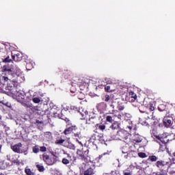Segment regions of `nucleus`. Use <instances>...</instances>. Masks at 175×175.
Returning a JSON list of instances; mask_svg holds the SVG:
<instances>
[{
    "label": "nucleus",
    "mask_w": 175,
    "mask_h": 175,
    "mask_svg": "<svg viewBox=\"0 0 175 175\" xmlns=\"http://www.w3.org/2000/svg\"><path fill=\"white\" fill-rule=\"evenodd\" d=\"M85 152H87V151H85L84 152H81L80 150L77 151V154L80 157L81 159H85Z\"/></svg>",
    "instance_id": "obj_14"
},
{
    "label": "nucleus",
    "mask_w": 175,
    "mask_h": 175,
    "mask_svg": "<svg viewBox=\"0 0 175 175\" xmlns=\"http://www.w3.org/2000/svg\"><path fill=\"white\" fill-rule=\"evenodd\" d=\"M94 174V170L92 168H89L84 172V175H92Z\"/></svg>",
    "instance_id": "obj_16"
},
{
    "label": "nucleus",
    "mask_w": 175,
    "mask_h": 175,
    "mask_svg": "<svg viewBox=\"0 0 175 175\" xmlns=\"http://www.w3.org/2000/svg\"><path fill=\"white\" fill-rule=\"evenodd\" d=\"M31 110H33V111H34V112L38 111L39 110V107H33L31 108Z\"/></svg>",
    "instance_id": "obj_38"
},
{
    "label": "nucleus",
    "mask_w": 175,
    "mask_h": 175,
    "mask_svg": "<svg viewBox=\"0 0 175 175\" xmlns=\"http://www.w3.org/2000/svg\"><path fill=\"white\" fill-rule=\"evenodd\" d=\"M32 100L34 103H40L42 102V98L40 97H33Z\"/></svg>",
    "instance_id": "obj_18"
},
{
    "label": "nucleus",
    "mask_w": 175,
    "mask_h": 175,
    "mask_svg": "<svg viewBox=\"0 0 175 175\" xmlns=\"http://www.w3.org/2000/svg\"><path fill=\"white\" fill-rule=\"evenodd\" d=\"M12 59L16 62H18L23 59V55L20 53H16V55H12Z\"/></svg>",
    "instance_id": "obj_12"
},
{
    "label": "nucleus",
    "mask_w": 175,
    "mask_h": 175,
    "mask_svg": "<svg viewBox=\"0 0 175 175\" xmlns=\"http://www.w3.org/2000/svg\"><path fill=\"white\" fill-rule=\"evenodd\" d=\"M169 155L171 157L170 161L175 163V152L173 153H169Z\"/></svg>",
    "instance_id": "obj_21"
},
{
    "label": "nucleus",
    "mask_w": 175,
    "mask_h": 175,
    "mask_svg": "<svg viewBox=\"0 0 175 175\" xmlns=\"http://www.w3.org/2000/svg\"><path fill=\"white\" fill-rule=\"evenodd\" d=\"M67 148H69L70 150H76V146L72 143H68Z\"/></svg>",
    "instance_id": "obj_20"
},
{
    "label": "nucleus",
    "mask_w": 175,
    "mask_h": 175,
    "mask_svg": "<svg viewBox=\"0 0 175 175\" xmlns=\"http://www.w3.org/2000/svg\"><path fill=\"white\" fill-rule=\"evenodd\" d=\"M23 106H27V104H23Z\"/></svg>",
    "instance_id": "obj_58"
},
{
    "label": "nucleus",
    "mask_w": 175,
    "mask_h": 175,
    "mask_svg": "<svg viewBox=\"0 0 175 175\" xmlns=\"http://www.w3.org/2000/svg\"><path fill=\"white\" fill-rule=\"evenodd\" d=\"M166 165H167V162L163 161H158L156 163V166H157L159 169H163L164 166H166Z\"/></svg>",
    "instance_id": "obj_11"
},
{
    "label": "nucleus",
    "mask_w": 175,
    "mask_h": 175,
    "mask_svg": "<svg viewBox=\"0 0 175 175\" xmlns=\"http://www.w3.org/2000/svg\"><path fill=\"white\" fill-rule=\"evenodd\" d=\"M5 75H8V77H4L5 81L8 80H11L13 83H23L25 81V77L24 72L18 68L17 66H13L12 68H3Z\"/></svg>",
    "instance_id": "obj_1"
},
{
    "label": "nucleus",
    "mask_w": 175,
    "mask_h": 175,
    "mask_svg": "<svg viewBox=\"0 0 175 175\" xmlns=\"http://www.w3.org/2000/svg\"><path fill=\"white\" fill-rule=\"evenodd\" d=\"M70 131H72V129L68 128L64 131V135H69L70 133Z\"/></svg>",
    "instance_id": "obj_33"
},
{
    "label": "nucleus",
    "mask_w": 175,
    "mask_h": 175,
    "mask_svg": "<svg viewBox=\"0 0 175 175\" xmlns=\"http://www.w3.org/2000/svg\"><path fill=\"white\" fill-rule=\"evenodd\" d=\"M122 154H126V155H124V158H126V159H128V157L131 154L129 145L128 144H126L122 148Z\"/></svg>",
    "instance_id": "obj_6"
},
{
    "label": "nucleus",
    "mask_w": 175,
    "mask_h": 175,
    "mask_svg": "<svg viewBox=\"0 0 175 175\" xmlns=\"http://www.w3.org/2000/svg\"><path fill=\"white\" fill-rule=\"evenodd\" d=\"M156 175H166L165 174H156Z\"/></svg>",
    "instance_id": "obj_51"
},
{
    "label": "nucleus",
    "mask_w": 175,
    "mask_h": 175,
    "mask_svg": "<svg viewBox=\"0 0 175 175\" xmlns=\"http://www.w3.org/2000/svg\"><path fill=\"white\" fill-rule=\"evenodd\" d=\"M128 122L129 125L126 126V131H128V129H129V131H132V129L133 128V126L132 125V121L129 120Z\"/></svg>",
    "instance_id": "obj_22"
},
{
    "label": "nucleus",
    "mask_w": 175,
    "mask_h": 175,
    "mask_svg": "<svg viewBox=\"0 0 175 175\" xmlns=\"http://www.w3.org/2000/svg\"><path fill=\"white\" fill-rule=\"evenodd\" d=\"M40 150H39V147L38 146H34L33 148V152H34V154H38V152H39Z\"/></svg>",
    "instance_id": "obj_26"
},
{
    "label": "nucleus",
    "mask_w": 175,
    "mask_h": 175,
    "mask_svg": "<svg viewBox=\"0 0 175 175\" xmlns=\"http://www.w3.org/2000/svg\"><path fill=\"white\" fill-rule=\"evenodd\" d=\"M118 126H119V125H118V122H113L111 125V126H110V128H111V129H118Z\"/></svg>",
    "instance_id": "obj_19"
},
{
    "label": "nucleus",
    "mask_w": 175,
    "mask_h": 175,
    "mask_svg": "<svg viewBox=\"0 0 175 175\" xmlns=\"http://www.w3.org/2000/svg\"><path fill=\"white\" fill-rule=\"evenodd\" d=\"M44 136L46 137V139H49V140H51V139H53V134H51V132H45Z\"/></svg>",
    "instance_id": "obj_17"
},
{
    "label": "nucleus",
    "mask_w": 175,
    "mask_h": 175,
    "mask_svg": "<svg viewBox=\"0 0 175 175\" xmlns=\"http://www.w3.org/2000/svg\"><path fill=\"white\" fill-rule=\"evenodd\" d=\"M36 167L38 169L39 172H44V167L43 165L37 164Z\"/></svg>",
    "instance_id": "obj_23"
},
{
    "label": "nucleus",
    "mask_w": 175,
    "mask_h": 175,
    "mask_svg": "<svg viewBox=\"0 0 175 175\" xmlns=\"http://www.w3.org/2000/svg\"><path fill=\"white\" fill-rule=\"evenodd\" d=\"M81 133L78 132L75 134V137H80Z\"/></svg>",
    "instance_id": "obj_41"
},
{
    "label": "nucleus",
    "mask_w": 175,
    "mask_h": 175,
    "mask_svg": "<svg viewBox=\"0 0 175 175\" xmlns=\"http://www.w3.org/2000/svg\"><path fill=\"white\" fill-rule=\"evenodd\" d=\"M40 151H41L42 152H46L47 151V148H46L45 146H41L40 148Z\"/></svg>",
    "instance_id": "obj_29"
},
{
    "label": "nucleus",
    "mask_w": 175,
    "mask_h": 175,
    "mask_svg": "<svg viewBox=\"0 0 175 175\" xmlns=\"http://www.w3.org/2000/svg\"><path fill=\"white\" fill-rule=\"evenodd\" d=\"M100 105H105V106H107V105H106V104H105V103H101Z\"/></svg>",
    "instance_id": "obj_48"
},
{
    "label": "nucleus",
    "mask_w": 175,
    "mask_h": 175,
    "mask_svg": "<svg viewBox=\"0 0 175 175\" xmlns=\"http://www.w3.org/2000/svg\"><path fill=\"white\" fill-rule=\"evenodd\" d=\"M149 159L152 162H156V161H158V157H157V156H150L149 157Z\"/></svg>",
    "instance_id": "obj_24"
},
{
    "label": "nucleus",
    "mask_w": 175,
    "mask_h": 175,
    "mask_svg": "<svg viewBox=\"0 0 175 175\" xmlns=\"http://www.w3.org/2000/svg\"><path fill=\"white\" fill-rule=\"evenodd\" d=\"M10 158H11L10 154H8V155H7V159H8V161H10Z\"/></svg>",
    "instance_id": "obj_43"
},
{
    "label": "nucleus",
    "mask_w": 175,
    "mask_h": 175,
    "mask_svg": "<svg viewBox=\"0 0 175 175\" xmlns=\"http://www.w3.org/2000/svg\"><path fill=\"white\" fill-rule=\"evenodd\" d=\"M25 173L27 175H33V173L32 172V171H31V169H26Z\"/></svg>",
    "instance_id": "obj_27"
},
{
    "label": "nucleus",
    "mask_w": 175,
    "mask_h": 175,
    "mask_svg": "<svg viewBox=\"0 0 175 175\" xmlns=\"http://www.w3.org/2000/svg\"><path fill=\"white\" fill-rule=\"evenodd\" d=\"M62 163H64V165H68L69 160H68L67 159L64 158L62 159Z\"/></svg>",
    "instance_id": "obj_31"
},
{
    "label": "nucleus",
    "mask_w": 175,
    "mask_h": 175,
    "mask_svg": "<svg viewBox=\"0 0 175 175\" xmlns=\"http://www.w3.org/2000/svg\"><path fill=\"white\" fill-rule=\"evenodd\" d=\"M151 111H154V107H150Z\"/></svg>",
    "instance_id": "obj_47"
},
{
    "label": "nucleus",
    "mask_w": 175,
    "mask_h": 175,
    "mask_svg": "<svg viewBox=\"0 0 175 175\" xmlns=\"http://www.w3.org/2000/svg\"><path fill=\"white\" fill-rule=\"evenodd\" d=\"M72 94H75V91L70 90Z\"/></svg>",
    "instance_id": "obj_54"
},
{
    "label": "nucleus",
    "mask_w": 175,
    "mask_h": 175,
    "mask_svg": "<svg viewBox=\"0 0 175 175\" xmlns=\"http://www.w3.org/2000/svg\"><path fill=\"white\" fill-rule=\"evenodd\" d=\"M110 107H111V109H112L113 110H114V105H110Z\"/></svg>",
    "instance_id": "obj_45"
},
{
    "label": "nucleus",
    "mask_w": 175,
    "mask_h": 175,
    "mask_svg": "<svg viewBox=\"0 0 175 175\" xmlns=\"http://www.w3.org/2000/svg\"><path fill=\"white\" fill-rule=\"evenodd\" d=\"M79 144H81V147H83V143H81V142H79Z\"/></svg>",
    "instance_id": "obj_52"
},
{
    "label": "nucleus",
    "mask_w": 175,
    "mask_h": 175,
    "mask_svg": "<svg viewBox=\"0 0 175 175\" xmlns=\"http://www.w3.org/2000/svg\"><path fill=\"white\" fill-rule=\"evenodd\" d=\"M138 156L139 157V158H146V153L139 152L138 153Z\"/></svg>",
    "instance_id": "obj_34"
},
{
    "label": "nucleus",
    "mask_w": 175,
    "mask_h": 175,
    "mask_svg": "<svg viewBox=\"0 0 175 175\" xmlns=\"http://www.w3.org/2000/svg\"><path fill=\"white\" fill-rule=\"evenodd\" d=\"M124 175H132V172H128V170L123 171Z\"/></svg>",
    "instance_id": "obj_36"
},
{
    "label": "nucleus",
    "mask_w": 175,
    "mask_h": 175,
    "mask_svg": "<svg viewBox=\"0 0 175 175\" xmlns=\"http://www.w3.org/2000/svg\"><path fill=\"white\" fill-rule=\"evenodd\" d=\"M65 142V139H62V137H57L56 141L55 142V144H64Z\"/></svg>",
    "instance_id": "obj_15"
},
{
    "label": "nucleus",
    "mask_w": 175,
    "mask_h": 175,
    "mask_svg": "<svg viewBox=\"0 0 175 175\" xmlns=\"http://www.w3.org/2000/svg\"><path fill=\"white\" fill-rule=\"evenodd\" d=\"M109 100H110V96H109V95H105V102H109Z\"/></svg>",
    "instance_id": "obj_37"
},
{
    "label": "nucleus",
    "mask_w": 175,
    "mask_h": 175,
    "mask_svg": "<svg viewBox=\"0 0 175 175\" xmlns=\"http://www.w3.org/2000/svg\"><path fill=\"white\" fill-rule=\"evenodd\" d=\"M103 155H109V152H105V153H103V154H100V155L99 156V158H100H100H103Z\"/></svg>",
    "instance_id": "obj_42"
},
{
    "label": "nucleus",
    "mask_w": 175,
    "mask_h": 175,
    "mask_svg": "<svg viewBox=\"0 0 175 175\" xmlns=\"http://www.w3.org/2000/svg\"><path fill=\"white\" fill-rule=\"evenodd\" d=\"M120 139L124 143H128L130 140V134L126 131H122L119 132Z\"/></svg>",
    "instance_id": "obj_4"
},
{
    "label": "nucleus",
    "mask_w": 175,
    "mask_h": 175,
    "mask_svg": "<svg viewBox=\"0 0 175 175\" xmlns=\"http://www.w3.org/2000/svg\"><path fill=\"white\" fill-rule=\"evenodd\" d=\"M42 159L45 162V163H46V165H54V163L57 162V159H55V157H50L47 154H43Z\"/></svg>",
    "instance_id": "obj_3"
},
{
    "label": "nucleus",
    "mask_w": 175,
    "mask_h": 175,
    "mask_svg": "<svg viewBox=\"0 0 175 175\" xmlns=\"http://www.w3.org/2000/svg\"><path fill=\"white\" fill-rule=\"evenodd\" d=\"M72 87H76V83H71Z\"/></svg>",
    "instance_id": "obj_44"
},
{
    "label": "nucleus",
    "mask_w": 175,
    "mask_h": 175,
    "mask_svg": "<svg viewBox=\"0 0 175 175\" xmlns=\"http://www.w3.org/2000/svg\"><path fill=\"white\" fill-rule=\"evenodd\" d=\"M118 118H119L120 120H121V115H118Z\"/></svg>",
    "instance_id": "obj_50"
},
{
    "label": "nucleus",
    "mask_w": 175,
    "mask_h": 175,
    "mask_svg": "<svg viewBox=\"0 0 175 175\" xmlns=\"http://www.w3.org/2000/svg\"><path fill=\"white\" fill-rule=\"evenodd\" d=\"M79 113H80L81 116H82V118H81V120H85L87 116H88V111L83 108H80L79 109Z\"/></svg>",
    "instance_id": "obj_10"
},
{
    "label": "nucleus",
    "mask_w": 175,
    "mask_h": 175,
    "mask_svg": "<svg viewBox=\"0 0 175 175\" xmlns=\"http://www.w3.org/2000/svg\"><path fill=\"white\" fill-rule=\"evenodd\" d=\"M139 111H140L141 113H144V111H142V110H140V109H139Z\"/></svg>",
    "instance_id": "obj_56"
},
{
    "label": "nucleus",
    "mask_w": 175,
    "mask_h": 175,
    "mask_svg": "<svg viewBox=\"0 0 175 175\" xmlns=\"http://www.w3.org/2000/svg\"><path fill=\"white\" fill-rule=\"evenodd\" d=\"M25 98V93L24 92H18L16 93V100L20 102L21 103H23L24 102V99Z\"/></svg>",
    "instance_id": "obj_7"
},
{
    "label": "nucleus",
    "mask_w": 175,
    "mask_h": 175,
    "mask_svg": "<svg viewBox=\"0 0 175 175\" xmlns=\"http://www.w3.org/2000/svg\"><path fill=\"white\" fill-rule=\"evenodd\" d=\"M118 110H120V111H122V110H124V105H119L118 106Z\"/></svg>",
    "instance_id": "obj_35"
},
{
    "label": "nucleus",
    "mask_w": 175,
    "mask_h": 175,
    "mask_svg": "<svg viewBox=\"0 0 175 175\" xmlns=\"http://www.w3.org/2000/svg\"><path fill=\"white\" fill-rule=\"evenodd\" d=\"M23 147V144L21 143H18V144L14 145V146L12 147V150L14 152H17L18 154H24V155H27L28 154V150H23L20 149L21 148Z\"/></svg>",
    "instance_id": "obj_2"
},
{
    "label": "nucleus",
    "mask_w": 175,
    "mask_h": 175,
    "mask_svg": "<svg viewBox=\"0 0 175 175\" xmlns=\"http://www.w3.org/2000/svg\"><path fill=\"white\" fill-rule=\"evenodd\" d=\"M139 122L142 124V125H144V126H147V122L146 121H140Z\"/></svg>",
    "instance_id": "obj_40"
},
{
    "label": "nucleus",
    "mask_w": 175,
    "mask_h": 175,
    "mask_svg": "<svg viewBox=\"0 0 175 175\" xmlns=\"http://www.w3.org/2000/svg\"><path fill=\"white\" fill-rule=\"evenodd\" d=\"M3 62H5V63L12 62V59H10V57L8 56L7 57H5V58L3 60Z\"/></svg>",
    "instance_id": "obj_25"
},
{
    "label": "nucleus",
    "mask_w": 175,
    "mask_h": 175,
    "mask_svg": "<svg viewBox=\"0 0 175 175\" xmlns=\"http://www.w3.org/2000/svg\"><path fill=\"white\" fill-rule=\"evenodd\" d=\"M65 79H70L69 77H65Z\"/></svg>",
    "instance_id": "obj_55"
},
{
    "label": "nucleus",
    "mask_w": 175,
    "mask_h": 175,
    "mask_svg": "<svg viewBox=\"0 0 175 175\" xmlns=\"http://www.w3.org/2000/svg\"><path fill=\"white\" fill-rule=\"evenodd\" d=\"M159 140L160 141L159 144H160V151H165L166 148V142H165V139L162 137H159Z\"/></svg>",
    "instance_id": "obj_9"
},
{
    "label": "nucleus",
    "mask_w": 175,
    "mask_h": 175,
    "mask_svg": "<svg viewBox=\"0 0 175 175\" xmlns=\"http://www.w3.org/2000/svg\"><path fill=\"white\" fill-rule=\"evenodd\" d=\"M1 149H2V146L0 145V152Z\"/></svg>",
    "instance_id": "obj_53"
},
{
    "label": "nucleus",
    "mask_w": 175,
    "mask_h": 175,
    "mask_svg": "<svg viewBox=\"0 0 175 175\" xmlns=\"http://www.w3.org/2000/svg\"><path fill=\"white\" fill-rule=\"evenodd\" d=\"M84 98H85V96H84V94H79V95H78V98L80 100H83V99H84Z\"/></svg>",
    "instance_id": "obj_30"
},
{
    "label": "nucleus",
    "mask_w": 175,
    "mask_h": 175,
    "mask_svg": "<svg viewBox=\"0 0 175 175\" xmlns=\"http://www.w3.org/2000/svg\"><path fill=\"white\" fill-rule=\"evenodd\" d=\"M0 120H2V116H1V115H0Z\"/></svg>",
    "instance_id": "obj_57"
},
{
    "label": "nucleus",
    "mask_w": 175,
    "mask_h": 175,
    "mask_svg": "<svg viewBox=\"0 0 175 175\" xmlns=\"http://www.w3.org/2000/svg\"><path fill=\"white\" fill-rule=\"evenodd\" d=\"M98 118L96 116L92 115L90 116L88 120H86V124H96L98 122Z\"/></svg>",
    "instance_id": "obj_8"
},
{
    "label": "nucleus",
    "mask_w": 175,
    "mask_h": 175,
    "mask_svg": "<svg viewBox=\"0 0 175 175\" xmlns=\"http://www.w3.org/2000/svg\"><path fill=\"white\" fill-rule=\"evenodd\" d=\"M163 125L165 128H170V126L172 125L173 121L172 120V118L169 116L164 117L163 120Z\"/></svg>",
    "instance_id": "obj_5"
},
{
    "label": "nucleus",
    "mask_w": 175,
    "mask_h": 175,
    "mask_svg": "<svg viewBox=\"0 0 175 175\" xmlns=\"http://www.w3.org/2000/svg\"><path fill=\"white\" fill-rule=\"evenodd\" d=\"M107 122H113V117L107 116L106 118Z\"/></svg>",
    "instance_id": "obj_28"
},
{
    "label": "nucleus",
    "mask_w": 175,
    "mask_h": 175,
    "mask_svg": "<svg viewBox=\"0 0 175 175\" xmlns=\"http://www.w3.org/2000/svg\"><path fill=\"white\" fill-rule=\"evenodd\" d=\"M133 142H135L136 143H142L143 138H142V136H140L138 134H135V135H133V137H132Z\"/></svg>",
    "instance_id": "obj_13"
},
{
    "label": "nucleus",
    "mask_w": 175,
    "mask_h": 175,
    "mask_svg": "<svg viewBox=\"0 0 175 175\" xmlns=\"http://www.w3.org/2000/svg\"><path fill=\"white\" fill-rule=\"evenodd\" d=\"M98 129H100V131H105V129H106V126L104 124L98 125Z\"/></svg>",
    "instance_id": "obj_32"
},
{
    "label": "nucleus",
    "mask_w": 175,
    "mask_h": 175,
    "mask_svg": "<svg viewBox=\"0 0 175 175\" xmlns=\"http://www.w3.org/2000/svg\"><path fill=\"white\" fill-rule=\"evenodd\" d=\"M29 65H31V64L27 63V65H26L27 68H28V66H29Z\"/></svg>",
    "instance_id": "obj_49"
},
{
    "label": "nucleus",
    "mask_w": 175,
    "mask_h": 175,
    "mask_svg": "<svg viewBox=\"0 0 175 175\" xmlns=\"http://www.w3.org/2000/svg\"><path fill=\"white\" fill-rule=\"evenodd\" d=\"M36 124H42V122L39 120H36Z\"/></svg>",
    "instance_id": "obj_46"
},
{
    "label": "nucleus",
    "mask_w": 175,
    "mask_h": 175,
    "mask_svg": "<svg viewBox=\"0 0 175 175\" xmlns=\"http://www.w3.org/2000/svg\"><path fill=\"white\" fill-rule=\"evenodd\" d=\"M105 91H107V92L110 91V85L105 86Z\"/></svg>",
    "instance_id": "obj_39"
}]
</instances>
